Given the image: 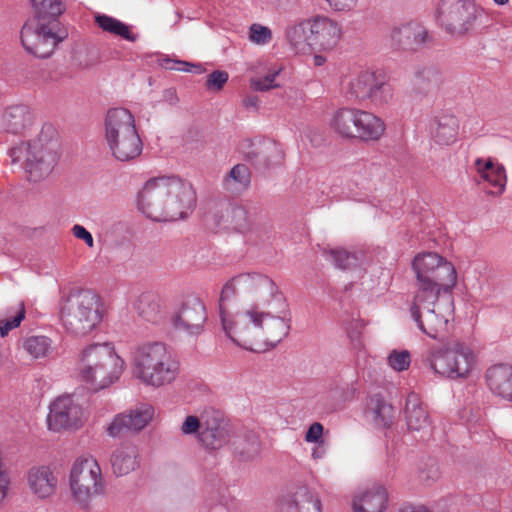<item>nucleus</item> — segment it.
Segmentation results:
<instances>
[{
  "label": "nucleus",
  "instance_id": "f257e3e1",
  "mask_svg": "<svg viewBox=\"0 0 512 512\" xmlns=\"http://www.w3.org/2000/svg\"><path fill=\"white\" fill-rule=\"evenodd\" d=\"M219 314L226 336L253 352L275 347L291 326L285 297L270 277L259 272L238 274L224 285Z\"/></svg>",
  "mask_w": 512,
  "mask_h": 512
},
{
  "label": "nucleus",
  "instance_id": "f03ea898",
  "mask_svg": "<svg viewBox=\"0 0 512 512\" xmlns=\"http://www.w3.org/2000/svg\"><path fill=\"white\" fill-rule=\"evenodd\" d=\"M417 290L410 307L417 327L428 337L437 339L446 331L453 316L451 290L457 283L454 265L436 252H422L412 261Z\"/></svg>",
  "mask_w": 512,
  "mask_h": 512
},
{
  "label": "nucleus",
  "instance_id": "7ed1b4c3",
  "mask_svg": "<svg viewBox=\"0 0 512 512\" xmlns=\"http://www.w3.org/2000/svg\"><path fill=\"white\" fill-rule=\"evenodd\" d=\"M196 204L192 185L178 176H160L147 180L137 196L138 209L154 221L186 218Z\"/></svg>",
  "mask_w": 512,
  "mask_h": 512
},
{
  "label": "nucleus",
  "instance_id": "20e7f679",
  "mask_svg": "<svg viewBox=\"0 0 512 512\" xmlns=\"http://www.w3.org/2000/svg\"><path fill=\"white\" fill-rule=\"evenodd\" d=\"M129 364L132 379L153 389L173 385L181 373L177 355L163 341L148 340L135 345Z\"/></svg>",
  "mask_w": 512,
  "mask_h": 512
},
{
  "label": "nucleus",
  "instance_id": "39448f33",
  "mask_svg": "<svg viewBox=\"0 0 512 512\" xmlns=\"http://www.w3.org/2000/svg\"><path fill=\"white\" fill-rule=\"evenodd\" d=\"M125 369V359L110 342L92 343L83 347L75 363L76 377L94 392L117 383Z\"/></svg>",
  "mask_w": 512,
  "mask_h": 512
},
{
  "label": "nucleus",
  "instance_id": "423d86ee",
  "mask_svg": "<svg viewBox=\"0 0 512 512\" xmlns=\"http://www.w3.org/2000/svg\"><path fill=\"white\" fill-rule=\"evenodd\" d=\"M59 143L57 130L51 124H43L36 138L21 142L10 150L13 163H19L37 182L47 177L58 161Z\"/></svg>",
  "mask_w": 512,
  "mask_h": 512
},
{
  "label": "nucleus",
  "instance_id": "0eeeda50",
  "mask_svg": "<svg viewBox=\"0 0 512 512\" xmlns=\"http://www.w3.org/2000/svg\"><path fill=\"white\" fill-rule=\"evenodd\" d=\"M424 362L437 376L450 380H466L479 369L480 358L475 346L453 340L431 347Z\"/></svg>",
  "mask_w": 512,
  "mask_h": 512
},
{
  "label": "nucleus",
  "instance_id": "6e6552de",
  "mask_svg": "<svg viewBox=\"0 0 512 512\" xmlns=\"http://www.w3.org/2000/svg\"><path fill=\"white\" fill-rule=\"evenodd\" d=\"M104 139L118 161H131L139 157L143 143L136 128L132 112L123 107L111 108L104 119Z\"/></svg>",
  "mask_w": 512,
  "mask_h": 512
},
{
  "label": "nucleus",
  "instance_id": "1a4fd4ad",
  "mask_svg": "<svg viewBox=\"0 0 512 512\" xmlns=\"http://www.w3.org/2000/svg\"><path fill=\"white\" fill-rule=\"evenodd\" d=\"M60 316L65 329L75 336H86L104 317L101 297L91 290L70 294L61 304Z\"/></svg>",
  "mask_w": 512,
  "mask_h": 512
},
{
  "label": "nucleus",
  "instance_id": "9d476101",
  "mask_svg": "<svg viewBox=\"0 0 512 512\" xmlns=\"http://www.w3.org/2000/svg\"><path fill=\"white\" fill-rule=\"evenodd\" d=\"M68 486L73 502L89 508L96 497L107 492V481L98 460L92 455L77 457L69 470Z\"/></svg>",
  "mask_w": 512,
  "mask_h": 512
},
{
  "label": "nucleus",
  "instance_id": "9b49d317",
  "mask_svg": "<svg viewBox=\"0 0 512 512\" xmlns=\"http://www.w3.org/2000/svg\"><path fill=\"white\" fill-rule=\"evenodd\" d=\"M330 128L339 136L375 142L386 130L385 122L377 115L356 108L344 107L336 110L330 121Z\"/></svg>",
  "mask_w": 512,
  "mask_h": 512
},
{
  "label": "nucleus",
  "instance_id": "f8f14e48",
  "mask_svg": "<svg viewBox=\"0 0 512 512\" xmlns=\"http://www.w3.org/2000/svg\"><path fill=\"white\" fill-rule=\"evenodd\" d=\"M484 9L475 0H437L434 20L446 32L464 36L477 30Z\"/></svg>",
  "mask_w": 512,
  "mask_h": 512
},
{
  "label": "nucleus",
  "instance_id": "ddd939ff",
  "mask_svg": "<svg viewBox=\"0 0 512 512\" xmlns=\"http://www.w3.org/2000/svg\"><path fill=\"white\" fill-rule=\"evenodd\" d=\"M66 38V32L57 21L40 18L28 19L20 32V41L24 50L38 58L50 57L58 44Z\"/></svg>",
  "mask_w": 512,
  "mask_h": 512
},
{
  "label": "nucleus",
  "instance_id": "4468645a",
  "mask_svg": "<svg viewBox=\"0 0 512 512\" xmlns=\"http://www.w3.org/2000/svg\"><path fill=\"white\" fill-rule=\"evenodd\" d=\"M341 90L349 100L370 101L374 105L388 104L393 98L392 87L379 80L369 69L351 71L343 77Z\"/></svg>",
  "mask_w": 512,
  "mask_h": 512
},
{
  "label": "nucleus",
  "instance_id": "2eb2a0df",
  "mask_svg": "<svg viewBox=\"0 0 512 512\" xmlns=\"http://www.w3.org/2000/svg\"><path fill=\"white\" fill-rule=\"evenodd\" d=\"M87 418V412L74 395L56 398L49 406L47 426L50 431L78 429Z\"/></svg>",
  "mask_w": 512,
  "mask_h": 512
},
{
  "label": "nucleus",
  "instance_id": "dca6fc26",
  "mask_svg": "<svg viewBox=\"0 0 512 512\" xmlns=\"http://www.w3.org/2000/svg\"><path fill=\"white\" fill-rule=\"evenodd\" d=\"M155 409L144 403L122 413L116 414L106 426V433L112 438L123 433H139L153 420Z\"/></svg>",
  "mask_w": 512,
  "mask_h": 512
},
{
  "label": "nucleus",
  "instance_id": "f3484780",
  "mask_svg": "<svg viewBox=\"0 0 512 512\" xmlns=\"http://www.w3.org/2000/svg\"><path fill=\"white\" fill-rule=\"evenodd\" d=\"M206 320V308L203 302L195 296L187 297L171 316L173 327L189 335L200 334Z\"/></svg>",
  "mask_w": 512,
  "mask_h": 512
},
{
  "label": "nucleus",
  "instance_id": "a211bd4d",
  "mask_svg": "<svg viewBox=\"0 0 512 512\" xmlns=\"http://www.w3.org/2000/svg\"><path fill=\"white\" fill-rule=\"evenodd\" d=\"M342 35V26L336 20L323 15L311 17V50L331 52L340 43Z\"/></svg>",
  "mask_w": 512,
  "mask_h": 512
},
{
  "label": "nucleus",
  "instance_id": "6ab92c4d",
  "mask_svg": "<svg viewBox=\"0 0 512 512\" xmlns=\"http://www.w3.org/2000/svg\"><path fill=\"white\" fill-rule=\"evenodd\" d=\"M26 483L29 492L38 500L52 498L59 486V478L49 465H36L26 473Z\"/></svg>",
  "mask_w": 512,
  "mask_h": 512
},
{
  "label": "nucleus",
  "instance_id": "aec40b11",
  "mask_svg": "<svg viewBox=\"0 0 512 512\" xmlns=\"http://www.w3.org/2000/svg\"><path fill=\"white\" fill-rule=\"evenodd\" d=\"M429 40L428 30L417 21L394 26L389 33V42L394 49L416 50Z\"/></svg>",
  "mask_w": 512,
  "mask_h": 512
},
{
  "label": "nucleus",
  "instance_id": "412c9836",
  "mask_svg": "<svg viewBox=\"0 0 512 512\" xmlns=\"http://www.w3.org/2000/svg\"><path fill=\"white\" fill-rule=\"evenodd\" d=\"M33 110L24 104L6 107L0 114V129L14 135H26L36 125Z\"/></svg>",
  "mask_w": 512,
  "mask_h": 512
},
{
  "label": "nucleus",
  "instance_id": "4be33fe9",
  "mask_svg": "<svg viewBox=\"0 0 512 512\" xmlns=\"http://www.w3.org/2000/svg\"><path fill=\"white\" fill-rule=\"evenodd\" d=\"M388 492L381 484L357 488L351 497L352 512H385L388 507Z\"/></svg>",
  "mask_w": 512,
  "mask_h": 512
},
{
  "label": "nucleus",
  "instance_id": "5701e85b",
  "mask_svg": "<svg viewBox=\"0 0 512 512\" xmlns=\"http://www.w3.org/2000/svg\"><path fill=\"white\" fill-rule=\"evenodd\" d=\"M476 181L489 188V193L500 195L504 192L507 182L506 172L502 164L487 157L477 158L473 164Z\"/></svg>",
  "mask_w": 512,
  "mask_h": 512
},
{
  "label": "nucleus",
  "instance_id": "b1692460",
  "mask_svg": "<svg viewBox=\"0 0 512 512\" xmlns=\"http://www.w3.org/2000/svg\"><path fill=\"white\" fill-rule=\"evenodd\" d=\"M229 437V423L223 414L217 410L203 412L201 442L208 448L222 447Z\"/></svg>",
  "mask_w": 512,
  "mask_h": 512
},
{
  "label": "nucleus",
  "instance_id": "393cba45",
  "mask_svg": "<svg viewBox=\"0 0 512 512\" xmlns=\"http://www.w3.org/2000/svg\"><path fill=\"white\" fill-rule=\"evenodd\" d=\"M276 512H322V505L310 488L300 486L279 499Z\"/></svg>",
  "mask_w": 512,
  "mask_h": 512
},
{
  "label": "nucleus",
  "instance_id": "a878e982",
  "mask_svg": "<svg viewBox=\"0 0 512 512\" xmlns=\"http://www.w3.org/2000/svg\"><path fill=\"white\" fill-rule=\"evenodd\" d=\"M110 465L116 477L130 474L140 467V455L136 445L121 443L111 453Z\"/></svg>",
  "mask_w": 512,
  "mask_h": 512
},
{
  "label": "nucleus",
  "instance_id": "bb28decb",
  "mask_svg": "<svg viewBox=\"0 0 512 512\" xmlns=\"http://www.w3.org/2000/svg\"><path fill=\"white\" fill-rule=\"evenodd\" d=\"M215 225L221 230L247 232L251 227L248 211L243 206L231 205L214 214Z\"/></svg>",
  "mask_w": 512,
  "mask_h": 512
},
{
  "label": "nucleus",
  "instance_id": "cd10ccee",
  "mask_svg": "<svg viewBox=\"0 0 512 512\" xmlns=\"http://www.w3.org/2000/svg\"><path fill=\"white\" fill-rule=\"evenodd\" d=\"M486 383L490 391L512 402V366L497 364L486 372Z\"/></svg>",
  "mask_w": 512,
  "mask_h": 512
},
{
  "label": "nucleus",
  "instance_id": "c85d7f7f",
  "mask_svg": "<svg viewBox=\"0 0 512 512\" xmlns=\"http://www.w3.org/2000/svg\"><path fill=\"white\" fill-rule=\"evenodd\" d=\"M405 418L409 430L429 434L430 418L428 412L423 407L420 397L415 393H410L407 396Z\"/></svg>",
  "mask_w": 512,
  "mask_h": 512
},
{
  "label": "nucleus",
  "instance_id": "c756f323",
  "mask_svg": "<svg viewBox=\"0 0 512 512\" xmlns=\"http://www.w3.org/2000/svg\"><path fill=\"white\" fill-rule=\"evenodd\" d=\"M135 309L145 321L152 324H160L165 319L164 302L155 293H142L135 304Z\"/></svg>",
  "mask_w": 512,
  "mask_h": 512
},
{
  "label": "nucleus",
  "instance_id": "7c9ffc66",
  "mask_svg": "<svg viewBox=\"0 0 512 512\" xmlns=\"http://www.w3.org/2000/svg\"><path fill=\"white\" fill-rule=\"evenodd\" d=\"M19 346L33 360L50 357L54 352V343L46 335H29L19 341Z\"/></svg>",
  "mask_w": 512,
  "mask_h": 512
},
{
  "label": "nucleus",
  "instance_id": "2f4dec72",
  "mask_svg": "<svg viewBox=\"0 0 512 512\" xmlns=\"http://www.w3.org/2000/svg\"><path fill=\"white\" fill-rule=\"evenodd\" d=\"M311 18L302 20L288 26L285 38L292 49L297 52L311 50Z\"/></svg>",
  "mask_w": 512,
  "mask_h": 512
},
{
  "label": "nucleus",
  "instance_id": "473e14b6",
  "mask_svg": "<svg viewBox=\"0 0 512 512\" xmlns=\"http://www.w3.org/2000/svg\"><path fill=\"white\" fill-rule=\"evenodd\" d=\"M94 21L103 32L120 37L130 42H135L138 39V35L132 32L131 26L125 24L117 18L102 13H95Z\"/></svg>",
  "mask_w": 512,
  "mask_h": 512
},
{
  "label": "nucleus",
  "instance_id": "72a5a7b5",
  "mask_svg": "<svg viewBox=\"0 0 512 512\" xmlns=\"http://www.w3.org/2000/svg\"><path fill=\"white\" fill-rule=\"evenodd\" d=\"M250 184V170L244 164H237L225 175L222 180L223 188L231 193H240Z\"/></svg>",
  "mask_w": 512,
  "mask_h": 512
},
{
  "label": "nucleus",
  "instance_id": "f704fd0d",
  "mask_svg": "<svg viewBox=\"0 0 512 512\" xmlns=\"http://www.w3.org/2000/svg\"><path fill=\"white\" fill-rule=\"evenodd\" d=\"M458 129V120L454 116H443L437 120L433 137L437 143L449 145L456 141Z\"/></svg>",
  "mask_w": 512,
  "mask_h": 512
},
{
  "label": "nucleus",
  "instance_id": "c9c22d12",
  "mask_svg": "<svg viewBox=\"0 0 512 512\" xmlns=\"http://www.w3.org/2000/svg\"><path fill=\"white\" fill-rule=\"evenodd\" d=\"M35 16L46 21H56L66 9L65 0H31Z\"/></svg>",
  "mask_w": 512,
  "mask_h": 512
},
{
  "label": "nucleus",
  "instance_id": "e433bc0d",
  "mask_svg": "<svg viewBox=\"0 0 512 512\" xmlns=\"http://www.w3.org/2000/svg\"><path fill=\"white\" fill-rule=\"evenodd\" d=\"M26 310L23 303H19L14 307L6 310L5 316L0 317V336L6 337L13 329L18 328L25 319Z\"/></svg>",
  "mask_w": 512,
  "mask_h": 512
},
{
  "label": "nucleus",
  "instance_id": "4c0bfd02",
  "mask_svg": "<svg viewBox=\"0 0 512 512\" xmlns=\"http://www.w3.org/2000/svg\"><path fill=\"white\" fill-rule=\"evenodd\" d=\"M283 71V66L273 65L267 70V74L263 77H252L250 79V87L257 92H266L271 89L279 88L277 77Z\"/></svg>",
  "mask_w": 512,
  "mask_h": 512
},
{
  "label": "nucleus",
  "instance_id": "58836bf2",
  "mask_svg": "<svg viewBox=\"0 0 512 512\" xmlns=\"http://www.w3.org/2000/svg\"><path fill=\"white\" fill-rule=\"evenodd\" d=\"M368 411L377 426H387L392 417L391 405L378 396L370 399Z\"/></svg>",
  "mask_w": 512,
  "mask_h": 512
},
{
  "label": "nucleus",
  "instance_id": "ea45409f",
  "mask_svg": "<svg viewBox=\"0 0 512 512\" xmlns=\"http://www.w3.org/2000/svg\"><path fill=\"white\" fill-rule=\"evenodd\" d=\"M248 40L257 46H266L272 40V31L268 26L253 23L248 28Z\"/></svg>",
  "mask_w": 512,
  "mask_h": 512
},
{
  "label": "nucleus",
  "instance_id": "a19ab883",
  "mask_svg": "<svg viewBox=\"0 0 512 512\" xmlns=\"http://www.w3.org/2000/svg\"><path fill=\"white\" fill-rule=\"evenodd\" d=\"M387 362L396 372L406 371L411 364V354L408 350H393L388 354Z\"/></svg>",
  "mask_w": 512,
  "mask_h": 512
},
{
  "label": "nucleus",
  "instance_id": "79ce46f5",
  "mask_svg": "<svg viewBox=\"0 0 512 512\" xmlns=\"http://www.w3.org/2000/svg\"><path fill=\"white\" fill-rule=\"evenodd\" d=\"M159 65L167 70H176L184 72L201 73L202 68L199 65H194L186 61L172 59L168 56H161L158 59Z\"/></svg>",
  "mask_w": 512,
  "mask_h": 512
},
{
  "label": "nucleus",
  "instance_id": "37998d69",
  "mask_svg": "<svg viewBox=\"0 0 512 512\" xmlns=\"http://www.w3.org/2000/svg\"><path fill=\"white\" fill-rule=\"evenodd\" d=\"M203 423V413L200 417L188 415L180 426V431L185 436L195 435L201 441V430Z\"/></svg>",
  "mask_w": 512,
  "mask_h": 512
},
{
  "label": "nucleus",
  "instance_id": "c03bdc74",
  "mask_svg": "<svg viewBox=\"0 0 512 512\" xmlns=\"http://www.w3.org/2000/svg\"><path fill=\"white\" fill-rule=\"evenodd\" d=\"M329 254L338 268L347 269L356 263V257L344 249H332Z\"/></svg>",
  "mask_w": 512,
  "mask_h": 512
},
{
  "label": "nucleus",
  "instance_id": "a18cd8bd",
  "mask_svg": "<svg viewBox=\"0 0 512 512\" xmlns=\"http://www.w3.org/2000/svg\"><path fill=\"white\" fill-rule=\"evenodd\" d=\"M229 75L226 71L215 70L208 75L206 86L208 89L219 91L227 83Z\"/></svg>",
  "mask_w": 512,
  "mask_h": 512
},
{
  "label": "nucleus",
  "instance_id": "49530a36",
  "mask_svg": "<svg viewBox=\"0 0 512 512\" xmlns=\"http://www.w3.org/2000/svg\"><path fill=\"white\" fill-rule=\"evenodd\" d=\"M324 427L319 422L312 423L304 436V440L307 443H320L324 442L323 440Z\"/></svg>",
  "mask_w": 512,
  "mask_h": 512
},
{
  "label": "nucleus",
  "instance_id": "de8ad7c7",
  "mask_svg": "<svg viewBox=\"0 0 512 512\" xmlns=\"http://www.w3.org/2000/svg\"><path fill=\"white\" fill-rule=\"evenodd\" d=\"M336 12H350L354 10L360 0H324Z\"/></svg>",
  "mask_w": 512,
  "mask_h": 512
},
{
  "label": "nucleus",
  "instance_id": "09e8293b",
  "mask_svg": "<svg viewBox=\"0 0 512 512\" xmlns=\"http://www.w3.org/2000/svg\"><path fill=\"white\" fill-rule=\"evenodd\" d=\"M72 234L77 239L84 241L88 247L92 248L94 246L93 236L84 226L75 224L72 227Z\"/></svg>",
  "mask_w": 512,
  "mask_h": 512
},
{
  "label": "nucleus",
  "instance_id": "8fccbe9b",
  "mask_svg": "<svg viewBox=\"0 0 512 512\" xmlns=\"http://www.w3.org/2000/svg\"><path fill=\"white\" fill-rule=\"evenodd\" d=\"M314 447L311 449V457L313 460H321L326 456L327 445L325 442L314 443Z\"/></svg>",
  "mask_w": 512,
  "mask_h": 512
},
{
  "label": "nucleus",
  "instance_id": "3c124183",
  "mask_svg": "<svg viewBox=\"0 0 512 512\" xmlns=\"http://www.w3.org/2000/svg\"><path fill=\"white\" fill-rule=\"evenodd\" d=\"M323 53L324 52L317 51V53L313 55L312 62L314 66L321 67L327 62V58Z\"/></svg>",
  "mask_w": 512,
  "mask_h": 512
},
{
  "label": "nucleus",
  "instance_id": "603ef678",
  "mask_svg": "<svg viewBox=\"0 0 512 512\" xmlns=\"http://www.w3.org/2000/svg\"><path fill=\"white\" fill-rule=\"evenodd\" d=\"M356 347H358V349H359V351L357 353L356 363H357V365H360V359L366 360L367 352L364 349H362V345L358 340H357Z\"/></svg>",
  "mask_w": 512,
  "mask_h": 512
},
{
  "label": "nucleus",
  "instance_id": "864d4df0",
  "mask_svg": "<svg viewBox=\"0 0 512 512\" xmlns=\"http://www.w3.org/2000/svg\"><path fill=\"white\" fill-rule=\"evenodd\" d=\"M401 512H428V510L423 506H408L403 508Z\"/></svg>",
  "mask_w": 512,
  "mask_h": 512
},
{
  "label": "nucleus",
  "instance_id": "5fc2aeb1",
  "mask_svg": "<svg viewBox=\"0 0 512 512\" xmlns=\"http://www.w3.org/2000/svg\"><path fill=\"white\" fill-rule=\"evenodd\" d=\"M244 106L245 107H257L258 106V99L257 97H249L244 100Z\"/></svg>",
  "mask_w": 512,
  "mask_h": 512
},
{
  "label": "nucleus",
  "instance_id": "6e6d98bb",
  "mask_svg": "<svg viewBox=\"0 0 512 512\" xmlns=\"http://www.w3.org/2000/svg\"><path fill=\"white\" fill-rule=\"evenodd\" d=\"M492 2L494 3V5L501 7L509 4L510 0H492Z\"/></svg>",
  "mask_w": 512,
  "mask_h": 512
},
{
  "label": "nucleus",
  "instance_id": "4d7b16f0",
  "mask_svg": "<svg viewBox=\"0 0 512 512\" xmlns=\"http://www.w3.org/2000/svg\"><path fill=\"white\" fill-rule=\"evenodd\" d=\"M348 334H349V337H350L351 339H353V340H357V337H358L357 335H353V334H351L350 332H348Z\"/></svg>",
  "mask_w": 512,
  "mask_h": 512
}]
</instances>
